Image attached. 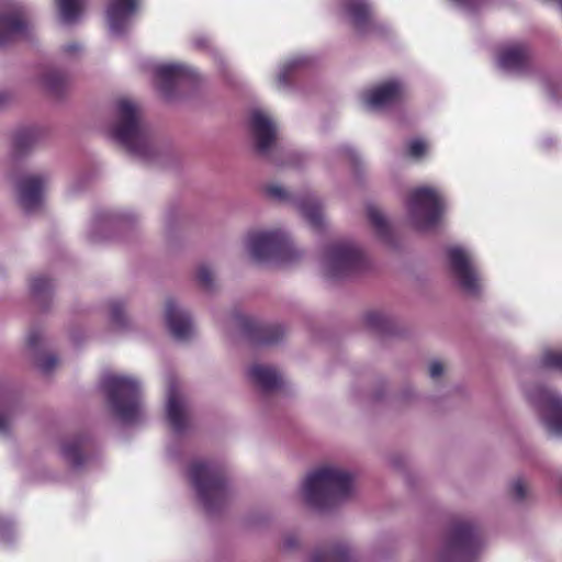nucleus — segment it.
<instances>
[{
    "instance_id": "f257e3e1",
    "label": "nucleus",
    "mask_w": 562,
    "mask_h": 562,
    "mask_svg": "<svg viewBox=\"0 0 562 562\" xmlns=\"http://www.w3.org/2000/svg\"><path fill=\"white\" fill-rule=\"evenodd\" d=\"M353 475L334 465L321 467L310 472L300 488V496L312 510H325L346 499L355 493Z\"/></svg>"
},
{
    "instance_id": "f03ea898",
    "label": "nucleus",
    "mask_w": 562,
    "mask_h": 562,
    "mask_svg": "<svg viewBox=\"0 0 562 562\" xmlns=\"http://www.w3.org/2000/svg\"><path fill=\"white\" fill-rule=\"evenodd\" d=\"M113 137L132 155L143 160H150L156 155L149 132L138 106L128 99H120L115 105V121L112 126Z\"/></svg>"
},
{
    "instance_id": "7ed1b4c3",
    "label": "nucleus",
    "mask_w": 562,
    "mask_h": 562,
    "mask_svg": "<svg viewBox=\"0 0 562 562\" xmlns=\"http://www.w3.org/2000/svg\"><path fill=\"white\" fill-rule=\"evenodd\" d=\"M189 479L199 502L209 515L224 510L235 499V492L225 473L212 463L193 462L189 469Z\"/></svg>"
},
{
    "instance_id": "20e7f679",
    "label": "nucleus",
    "mask_w": 562,
    "mask_h": 562,
    "mask_svg": "<svg viewBox=\"0 0 562 562\" xmlns=\"http://www.w3.org/2000/svg\"><path fill=\"white\" fill-rule=\"evenodd\" d=\"M101 390L112 414L125 424L134 423L142 412L140 387L137 380L117 374H104Z\"/></svg>"
},
{
    "instance_id": "39448f33",
    "label": "nucleus",
    "mask_w": 562,
    "mask_h": 562,
    "mask_svg": "<svg viewBox=\"0 0 562 562\" xmlns=\"http://www.w3.org/2000/svg\"><path fill=\"white\" fill-rule=\"evenodd\" d=\"M407 209L413 224L418 229H428L438 223L443 213L445 203L436 189L418 188L412 191Z\"/></svg>"
},
{
    "instance_id": "423d86ee",
    "label": "nucleus",
    "mask_w": 562,
    "mask_h": 562,
    "mask_svg": "<svg viewBox=\"0 0 562 562\" xmlns=\"http://www.w3.org/2000/svg\"><path fill=\"white\" fill-rule=\"evenodd\" d=\"M361 251L350 243L330 245L321 258L322 273L327 279L344 278L360 268Z\"/></svg>"
},
{
    "instance_id": "0eeeda50",
    "label": "nucleus",
    "mask_w": 562,
    "mask_h": 562,
    "mask_svg": "<svg viewBox=\"0 0 562 562\" xmlns=\"http://www.w3.org/2000/svg\"><path fill=\"white\" fill-rule=\"evenodd\" d=\"M248 246L258 262H281L293 251L292 243L280 232H254L248 236Z\"/></svg>"
},
{
    "instance_id": "6e6552de",
    "label": "nucleus",
    "mask_w": 562,
    "mask_h": 562,
    "mask_svg": "<svg viewBox=\"0 0 562 562\" xmlns=\"http://www.w3.org/2000/svg\"><path fill=\"white\" fill-rule=\"evenodd\" d=\"M530 402L536 405L547 430L553 435H562V398L553 391L537 386L528 391Z\"/></svg>"
},
{
    "instance_id": "1a4fd4ad",
    "label": "nucleus",
    "mask_w": 562,
    "mask_h": 562,
    "mask_svg": "<svg viewBox=\"0 0 562 562\" xmlns=\"http://www.w3.org/2000/svg\"><path fill=\"white\" fill-rule=\"evenodd\" d=\"M191 80L190 70L183 65L167 64L155 68V86L167 102L179 98V91Z\"/></svg>"
},
{
    "instance_id": "9d476101",
    "label": "nucleus",
    "mask_w": 562,
    "mask_h": 562,
    "mask_svg": "<svg viewBox=\"0 0 562 562\" xmlns=\"http://www.w3.org/2000/svg\"><path fill=\"white\" fill-rule=\"evenodd\" d=\"M477 548L473 528L469 524L457 525L449 538L439 562H468Z\"/></svg>"
},
{
    "instance_id": "9b49d317",
    "label": "nucleus",
    "mask_w": 562,
    "mask_h": 562,
    "mask_svg": "<svg viewBox=\"0 0 562 562\" xmlns=\"http://www.w3.org/2000/svg\"><path fill=\"white\" fill-rule=\"evenodd\" d=\"M248 127L257 150L262 155L269 154L277 142V126L270 114L258 105L248 106Z\"/></svg>"
},
{
    "instance_id": "f8f14e48",
    "label": "nucleus",
    "mask_w": 562,
    "mask_h": 562,
    "mask_svg": "<svg viewBox=\"0 0 562 562\" xmlns=\"http://www.w3.org/2000/svg\"><path fill=\"white\" fill-rule=\"evenodd\" d=\"M48 181L46 173L24 175L16 179L18 202L26 213H34L42 207L43 192Z\"/></svg>"
},
{
    "instance_id": "ddd939ff",
    "label": "nucleus",
    "mask_w": 562,
    "mask_h": 562,
    "mask_svg": "<svg viewBox=\"0 0 562 562\" xmlns=\"http://www.w3.org/2000/svg\"><path fill=\"white\" fill-rule=\"evenodd\" d=\"M448 257L460 286L468 293H476L481 288V279L472 265L471 254L462 247L454 246L448 249Z\"/></svg>"
},
{
    "instance_id": "4468645a",
    "label": "nucleus",
    "mask_w": 562,
    "mask_h": 562,
    "mask_svg": "<svg viewBox=\"0 0 562 562\" xmlns=\"http://www.w3.org/2000/svg\"><path fill=\"white\" fill-rule=\"evenodd\" d=\"M30 23L22 8L0 10V48L27 36Z\"/></svg>"
},
{
    "instance_id": "2eb2a0df",
    "label": "nucleus",
    "mask_w": 562,
    "mask_h": 562,
    "mask_svg": "<svg viewBox=\"0 0 562 562\" xmlns=\"http://www.w3.org/2000/svg\"><path fill=\"white\" fill-rule=\"evenodd\" d=\"M166 416L176 434L184 431L188 425V402L173 376L168 380Z\"/></svg>"
},
{
    "instance_id": "dca6fc26",
    "label": "nucleus",
    "mask_w": 562,
    "mask_h": 562,
    "mask_svg": "<svg viewBox=\"0 0 562 562\" xmlns=\"http://www.w3.org/2000/svg\"><path fill=\"white\" fill-rule=\"evenodd\" d=\"M402 93V85L391 80L364 91L361 94V102L369 110H382L394 104Z\"/></svg>"
},
{
    "instance_id": "f3484780",
    "label": "nucleus",
    "mask_w": 562,
    "mask_h": 562,
    "mask_svg": "<svg viewBox=\"0 0 562 562\" xmlns=\"http://www.w3.org/2000/svg\"><path fill=\"white\" fill-rule=\"evenodd\" d=\"M166 325L177 340H187L193 333L190 314L181 308L173 299H168L165 304Z\"/></svg>"
},
{
    "instance_id": "a211bd4d",
    "label": "nucleus",
    "mask_w": 562,
    "mask_h": 562,
    "mask_svg": "<svg viewBox=\"0 0 562 562\" xmlns=\"http://www.w3.org/2000/svg\"><path fill=\"white\" fill-rule=\"evenodd\" d=\"M137 8L138 0H110L106 19L111 33L116 36L123 35Z\"/></svg>"
},
{
    "instance_id": "6ab92c4d",
    "label": "nucleus",
    "mask_w": 562,
    "mask_h": 562,
    "mask_svg": "<svg viewBox=\"0 0 562 562\" xmlns=\"http://www.w3.org/2000/svg\"><path fill=\"white\" fill-rule=\"evenodd\" d=\"M528 63V52L522 44H509L504 46L497 56V64L506 72H521Z\"/></svg>"
},
{
    "instance_id": "aec40b11",
    "label": "nucleus",
    "mask_w": 562,
    "mask_h": 562,
    "mask_svg": "<svg viewBox=\"0 0 562 562\" xmlns=\"http://www.w3.org/2000/svg\"><path fill=\"white\" fill-rule=\"evenodd\" d=\"M344 10L360 33L368 32L372 19L371 7L366 0H345Z\"/></svg>"
},
{
    "instance_id": "412c9836",
    "label": "nucleus",
    "mask_w": 562,
    "mask_h": 562,
    "mask_svg": "<svg viewBox=\"0 0 562 562\" xmlns=\"http://www.w3.org/2000/svg\"><path fill=\"white\" fill-rule=\"evenodd\" d=\"M310 64L306 56L296 55L285 59L277 69L274 86L278 90H285L291 86L294 75Z\"/></svg>"
},
{
    "instance_id": "4be33fe9",
    "label": "nucleus",
    "mask_w": 562,
    "mask_h": 562,
    "mask_svg": "<svg viewBox=\"0 0 562 562\" xmlns=\"http://www.w3.org/2000/svg\"><path fill=\"white\" fill-rule=\"evenodd\" d=\"M248 375L265 392L278 390L282 385L280 374L274 369L263 364L254 366L248 370Z\"/></svg>"
},
{
    "instance_id": "5701e85b",
    "label": "nucleus",
    "mask_w": 562,
    "mask_h": 562,
    "mask_svg": "<svg viewBox=\"0 0 562 562\" xmlns=\"http://www.w3.org/2000/svg\"><path fill=\"white\" fill-rule=\"evenodd\" d=\"M42 341L43 336L38 330L34 329L30 331L27 346L34 353V362L43 373L47 374L56 367L57 358L55 355H44L41 352L40 348L42 346Z\"/></svg>"
},
{
    "instance_id": "b1692460",
    "label": "nucleus",
    "mask_w": 562,
    "mask_h": 562,
    "mask_svg": "<svg viewBox=\"0 0 562 562\" xmlns=\"http://www.w3.org/2000/svg\"><path fill=\"white\" fill-rule=\"evenodd\" d=\"M44 138V132L37 127H26L15 133L13 138V154L21 156L27 154Z\"/></svg>"
},
{
    "instance_id": "393cba45",
    "label": "nucleus",
    "mask_w": 562,
    "mask_h": 562,
    "mask_svg": "<svg viewBox=\"0 0 562 562\" xmlns=\"http://www.w3.org/2000/svg\"><path fill=\"white\" fill-rule=\"evenodd\" d=\"M303 217L314 228H321L324 224L322 205L315 196H306L297 202Z\"/></svg>"
},
{
    "instance_id": "a878e982",
    "label": "nucleus",
    "mask_w": 562,
    "mask_h": 562,
    "mask_svg": "<svg viewBox=\"0 0 562 562\" xmlns=\"http://www.w3.org/2000/svg\"><path fill=\"white\" fill-rule=\"evenodd\" d=\"M225 335L232 344L246 340V316L243 312H233L225 322Z\"/></svg>"
},
{
    "instance_id": "bb28decb",
    "label": "nucleus",
    "mask_w": 562,
    "mask_h": 562,
    "mask_svg": "<svg viewBox=\"0 0 562 562\" xmlns=\"http://www.w3.org/2000/svg\"><path fill=\"white\" fill-rule=\"evenodd\" d=\"M248 345L249 344H272L279 340L283 335V330L280 327H257L248 318Z\"/></svg>"
},
{
    "instance_id": "cd10ccee",
    "label": "nucleus",
    "mask_w": 562,
    "mask_h": 562,
    "mask_svg": "<svg viewBox=\"0 0 562 562\" xmlns=\"http://www.w3.org/2000/svg\"><path fill=\"white\" fill-rule=\"evenodd\" d=\"M86 443L87 438L77 437L63 445V456L75 469H79L85 464L82 449L86 447Z\"/></svg>"
},
{
    "instance_id": "c85d7f7f",
    "label": "nucleus",
    "mask_w": 562,
    "mask_h": 562,
    "mask_svg": "<svg viewBox=\"0 0 562 562\" xmlns=\"http://www.w3.org/2000/svg\"><path fill=\"white\" fill-rule=\"evenodd\" d=\"M30 286L33 299L42 308L45 310L48 306L47 303L53 294V281L42 276L35 277L31 280Z\"/></svg>"
},
{
    "instance_id": "c756f323",
    "label": "nucleus",
    "mask_w": 562,
    "mask_h": 562,
    "mask_svg": "<svg viewBox=\"0 0 562 562\" xmlns=\"http://www.w3.org/2000/svg\"><path fill=\"white\" fill-rule=\"evenodd\" d=\"M43 83L50 93L59 97L66 91L68 79L65 74L50 69L43 75Z\"/></svg>"
},
{
    "instance_id": "7c9ffc66",
    "label": "nucleus",
    "mask_w": 562,
    "mask_h": 562,
    "mask_svg": "<svg viewBox=\"0 0 562 562\" xmlns=\"http://www.w3.org/2000/svg\"><path fill=\"white\" fill-rule=\"evenodd\" d=\"M60 20L66 24L76 22L82 9V0H57Z\"/></svg>"
},
{
    "instance_id": "2f4dec72",
    "label": "nucleus",
    "mask_w": 562,
    "mask_h": 562,
    "mask_svg": "<svg viewBox=\"0 0 562 562\" xmlns=\"http://www.w3.org/2000/svg\"><path fill=\"white\" fill-rule=\"evenodd\" d=\"M195 279L203 291L212 293L216 290V276L212 267L207 263H201L195 271Z\"/></svg>"
},
{
    "instance_id": "473e14b6",
    "label": "nucleus",
    "mask_w": 562,
    "mask_h": 562,
    "mask_svg": "<svg viewBox=\"0 0 562 562\" xmlns=\"http://www.w3.org/2000/svg\"><path fill=\"white\" fill-rule=\"evenodd\" d=\"M110 318L117 330H125L131 327V322L125 313V306L121 301L110 302Z\"/></svg>"
},
{
    "instance_id": "72a5a7b5",
    "label": "nucleus",
    "mask_w": 562,
    "mask_h": 562,
    "mask_svg": "<svg viewBox=\"0 0 562 562\" xmlns=\"http://www.w3.org/2000/svg\"><path fill=\"white\" fill-rule=\"evenodd\" d=\"M313 562H350L346 548L337 547L325 552L316 553Z\"/></svg>"
},
{
    "instance_id": "f704fd0d",
    "label": "nucleus",
    "mask_w": 562,
    "mask_h": 562,
    "mask_svg": "<svg viewBox=\"0 0 562 562\" xmlns=\"http://www.w3.org/2000/svg\"><path fill=\"white\" fill-rule=\"evenodd\" d=\"M15 411L14 403L8 400H0V434L9 432Z\"/></svg>"
},
{
    "instance_id": "c9c22d12",
    "label": "nucleus",
    "mask_w": 562,
    "mask_h": 562,
    "mask_svg": "<svg viewBox=\"0 0 562 562\" xmlns=\"http://www.w3.org/2000/svg\"><path fill=\"white\" fill-rule=\"evenodd\" d=\"M368 217L375 227L378 234L385 235L387 233V222L379 209L370 206L368 209Z\"/></svg>"
},
{
    "instance_id": "e433bc0d",
    "label": "nucleus",
    "mask_w": 562,
    "mask_h": 562,
    "mask_svg": "<svg viewBox=\"0 0 562 562\" xmlns=\"http://www.w3.org/2000/svg\"><path fill=\"white\" fill-rule=\"evenodd\" d=\"M541 363L546 368L559 369L562 371V350H546L542 355Z\"/></svg>"
},
{
    "instance_id": "4c0bfd02",
    "label": "nucleus",
    "mask_w": 562,
    "mask_h": 562,
    "mask_svg": "<svg viewBox=\"0 0 562 562\" xmlns=\"http://www.w3.org/2000/svg\"><path fill=\"white\" fill-rule=\"evenodd\" d=\"M136 222L137 217L135 214L132 213L117 214L113 218L106 220V223L119 229L133 228Z\"/></svg>"
},
{
    "instance_id": "58836bf2",
    "label": "nucleus",
    "mask_w": 562,
    "mask_h": 562,
    "mask_svg": "<svg viewBox=\"0 0 562 562\" xmlns=\"http://www.w3.org/2000/svg\"><path fill=\"white\" fill-rule=\"evenodd\" d=\"M408 155L413 158H422L428 150V145L420 138H414L409 140L407 145Z\"/></svg>"
},
{
    "instance_id": "ea45409f",
    "label": "nucleus",
    "mask_w": 562,
    "mask_h": 562,
    "mask_svg": "<svg viewBox=\"0 0 562 562\" xmlns=\"http://www.w3.org/2000/svg\"><path fill=\"white\" fill-rule=\"evenodd\" d=\"M454 5L467 13H472L479 10L486 0H451Z\"/></svg>"
},
{
    "instance_id": "a19ab883",
    "label": "nucleus",
    "mask_w": 562,
    "mask_h": 562,
    "mask_svg": "<svg viewBox=\"0 0 562 562\" xmlns=\"http://www.w3.org/2000/svg\"><path fill=\"white\" fill-rule=\"evenodd\" d=\"M510 491L516 499L521 501L527 496L528 487L524 480L517 479L512 483Z\"/></svg>"
},
{
    "instance_id": "79ce46f5",
    "label": "nucleus",
    "mask_w": 562,
    "mask_h": 562,
    "mask_svg": "<svg viewBox=\"0 0 562 562\" xmlns=\"http://www.w3.org/2000/svg\"><path fill=\"white\" fill-rule=\"evenodd\" d=\"M12 535L13 531L11 524L5 519L0 518V541H10L12 539Z\"/></svg>"
},
{
    "instance_id": "37998d69",
    "label": "nucleus",
    "mask_w": 562,
    "mask_h": 562,
    "mask_svg": "<svg viewBox=\"0 0 562 562\" xmlns=\"http://www.w3.org/2000/svg\"><path fill=\"white\" fill-rule=\"evenodd\" d=\"M268 194L270 196H272L273 199H277L280 201L285 200L288 196L285 190L280 186H270L268 188Z\"/></svg>"
},
{
    "instance_id": "c03bdc74",
    "label": "nucleus",
    "mask_w": 562,
    "mask_h": 562,
    "mask_svg": "<svg viewBox=\"0 0 562 562\" xmlns=\"http://www.w3.org/2000/svg\"><path fill=\"white\" fill-rule=\"evenodd\" d=\"M367 323L372 326V327H381L382 324L384 323V318L381 314L379 313H370L368 314L367 316Z\"/></svg>"
},
{
    "instance_id": "a18cd8bd",
    "label": "nucleus",
    "mask_w": 562,
    "mask_h": 562,
    "mask_svg": "<svg viewBox=\"0 0 562 562\" xmlns=\"http://www.w3.org/2000/svg\"><path fill=\"white\" fill-rule=\"evenodd\" d=\"M443 372V366L441 362L439 361H432L430 364H429V374L431 378H438L442 374Z\"/></svg>"
},
{
    "instance_id": "49530a36",
    "label": "nucleus",
    "mask_w": 562,
    "mask_h": 562,
    "mask_svg": "<svg viewBox=\"0 0 562 562\" xmlns=\"http://www.w3.org/2000/svg\"><path fill=\"white\" fill-rule=\"evenodd\" d=\"M80 49V46L78 44H69L64 47V50L66 53L72 54Z\"/></svg>"
},
{
    "instance_id": "de8ad7c7",
    "label": "nucleus",
    "mask_w": 562,
    "mask_h": 562,
    "mask_svg": "<svg viewBox=\"0 0 562 562\" xmlns=\"http://www.w3.org/2000/svg\"><path fill=\"white\" fill-rule=\"evenodd\" d=\"M206 43H207L206 38H196L194 41L195 46L199 47V48L205 47Z\"/></svg>"
},
{
    "instance_id": "09e8293b",
    "label": "nucleus",
    "mask_w": 562,
    "mask_h": 562,
    "mask_svg": "<svg viewBox=\"0 0 562 562\" xmlns=\"http://www.w3.org/2000/svg\"><path fill=\"white\" fill-rule=\"evenodd\" d=\"M9 101V97L4 92H0V108H2L4 104H7Z\"/></svg>"
},
{
    "instance_id": "8fccbe9b",
    "label": "nucleus",
    "mask_w": 562,
    "mask_h": 562,
    "mask_svg": "<svg viewBox=\"0 0 562 562\" xmlns=\"http://www.w3.org/2000/svg\"><path fill=\"white\" fill-rule=\"evenodd\" d=\"M90 239H91V241H93V243H98V241L100 240V239H99V237L97 236V234H94V233H93V234H91Z\"/></svg>"
}]
</instances>
